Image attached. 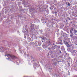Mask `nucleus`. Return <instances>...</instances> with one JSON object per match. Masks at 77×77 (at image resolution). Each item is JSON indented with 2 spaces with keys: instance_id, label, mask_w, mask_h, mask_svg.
Segmentation results:
<instances>
[{
  "instance_id": "f257e3e1",
  "label": "nucleus",
  "mask_w": 77,
  "mask_h": 77,
  "mask_svg": "<svg viewBox=\"0 0 77 77\" xmlns=\"http://www.w3.org/2000/svg\"><path fill=\"white\" fill-rule=\"evenodd\" d=\"M7 56V57H8V60H11V58H10L9 57H11V59H12L13 60L14 59H15V58H16V57L15 56L12 55L10 54H7L5 55Z\"/></svg>"
},
{
  "instance_id": "f03ea898",
  "label": "nucleus",
  "mask_w": 77,
  "mask_h": 77,
  "mask_svg": "<svg viewBox=\"0 0 77 77\" xmlns=\"http://www.w3.org/2000/svg\"><path fill=\"white\" fill-rule=\"evenodd\" d=\"M52 60L54 62V65H55V66H56V65H57V62H56L57 60L56 59L54 58V59H52Z\"/></svg>"
},
{
  "instance_id": "7ed1b4c3",
  "label": "nucleus",
  "mask_w": 77,
  "mask_h": 77,
  "mask_svg": "<svg viewBox=\"0 0 77 77\" xmlns=\"http://www.w3.org/2000/svg\"><path fill=\"white\" fill-rule=\"evenodd\" d=\"M56 49V47H55V46H53L52 48H48V50H52V49L53 50H54V49Z\"/></svg>"
},
{
  "instance_id": "20e7f679",
  "label": "nucleus",
  "mask_w": 77,
  "mask_h": 77,
  "mask_svg": "<svg viewBox=\"0 0 77 77\" xmlns=\"http://www.w3.org/2000/svg\"><path fill=\"white\" fill-rule=\"evenodd\" d=\"M65 44L66 45L67 47H70V45L68 44V42H65Z\"/></svg>"
},
{
  "instance_id": "39448f33",
  "label": "nucleus",
  "mask_w": 77,
  "mask_h": 77,
  "mask_svg": "<svg viewBox=\"0 0 77 77\" xmlns=\"http://www.w3.org/2000/svg\"><path fill=\"white\" fill-rule=\"evenodd\" d=\"M70 33H71V34H70V36L71 37H72V36H73L74 35V34L72 33V32H70Z\"/></svg>"
},
{
  "instance_id": "423d86ee",
  "label": "nucleus",
  "mask_w": 77,
  "mask_h": 77,
  "mask_svg": "<svg viewBox=\"0 0 77 77\" xmlns=\"http://www.w3.org/2000/svg\"><path fill=\"white\" fill-rule=\"evenodd\" d=\"M77 30H76L75 29L74 30V33H77Z\"/></svg>"
},
{
  "instance_id": "0eeeda50",
  "label": "nucleus",
  "mask_w": 77,
  "mask_h": 77,
  "mask_svg": "<svg viewBox=\"0 0 77 77\" xmlns=\"http://www.w3.org/2000/svg\"><path fill=\"white\" fill-rule=\"evenodd\" d=\"M72 31H73V29H71L70 30V33H72Z\"/></svg>"
},
{
  "instance_id": "6e6552de",
  "label": "nucleus",
  "mask_w": 77,
  "mask_h": 77,
  "mask_svg": "<svg viewBox=\"0 0 77 77\" xmlns=\"http://www.w3.org/2000/svg\"><path fill=\"white\" fill-rule=\"evenodd\" d=\"M74 52H75V50H74L73 51V53H74Z\"/></svg>"
},
{
  "instance_id": "1a4fd4ad",
  "label": "nucleus",
  "mask_w": 77,
  "mask_h": 77,
  "mask_svg": "<svg viewBox=\"0 0 77 77\" xmlns=\"http://www.w3.org/2000/svg\"><path fill=\"white\" fill-rule=\"evenodd\" d=\"M70 5H71L70 4H69V3L68 4V6H70Z\"/></svg>"
},
{
  "instance_id": "9d476101",
  "label": "nucleus",
  "mask_w": 77,
  "mask_h": 77,
  "mask_svg": "<svg viewBox=\"0 0 77 77\" xmlns=\"http://www.w3.org/2000/svg\"><path fill=\"white\" fill-rule=\"evenodd\" d=\"M69 20H71V19L70 18H69Z\"/></svg>"
},
{
  "instance_id": "9b49d317",
  "label": "nucleus",
  "mask_w": 77,
  "mask_h": 77,
  "mask_svg": "<svg viewBox=\"0 0 77 77\" xmlns=\"http://www.w3.org/2000/svg\"><path fill=\"white\" fill-rule=\"evenodd\" d=\"M60 53H62V52H61V51H60Z\"/></svg>"
},
{
  "instance_id": "f8f14e48",
  "label": "nucleus",
  "mask_w": 77,
  "mask_h": 77,
  "mask_svg": "<svg viewBox=\"0 0 77 77\" xmlns=\"http://www.w3.org/2000/svg\"><path fill=\"white\" fill-rule=\"evenodd\" d=\"M60 62L59 61H58V62Z\"/></svg>"
},
{
  "instance_id": "ddd939ff",
  "label": "nucleus",
  "mask_w": 77,
  "mask_h": 77,
  "mask_svg": "<svg viewBox=\"0 0 77 77\" xmlns=\"http://www.w3.org/2000/svg\"><path fill=\"white\" fill-rule=\"evenodd\" d=\"M27 31H28V30H27Z\"/></svg>"
}]
</instances>
